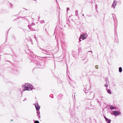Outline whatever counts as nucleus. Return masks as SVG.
Segmentation results:
<instances>
[{"label":"nucleus","instance_id":"2eb2a0df","mask_svg":"<svg viewBox=\"0 0 123 123\" xmlns=\"http://www.w3.org/2000/svg\"><path fill=\"white\" fill-rule=\"evenodd\" d=\"M38 118L39 119V118H40V115H39V116L38 115Z\"/></svg>","mask_w":123,"mask_h":123},{"label":"nucleus","instance_id":"f8f14e48","mask_svg":"<svg viewBox=\"0 0 123 123\" xmlns=\"http://www.w3.org/2000/svg\"><path fill=\"white\" fill-rule=\"evenodd\" d=\"M105 87H108V85L106 84H105Z\"/></svg>","mask_w":123,"mask_h":123},{"label":"nucleus","instance_id":"f3484780","mask_svg":"<svg viewBox=\"0 0 123 123\" xmlns=\"http://www.w3.org/2000/svg\"><path fill=\"white\" fill-rule=\"evenodd\" d=\"M34 0L36 1V0Z\"/></svg>","mask_w":123,"mask_h":123},{"label":"nucleus","instance_id":"1a4fd4ad","mask_svg":"<svg viewBox=\"0 0 123 123\" xmlns=\"http://www.w3.org/2000/svg\"><path fill=\"white\" fill-rule=\"evenodd\" d=\"M122 71V68L121 67H120L119 68V71L120 72H121Z\"/></svg>","mask_w":123,"mask_h":123},{"label":"nucleus","instance_id":"7ed1b4c3","mask_svg":"<svg viewBox=\"0 0 123 123\" xmlns=\"http://www.w3.org/2000/svg\"><path fill=\"white\" fill-rule=\"evenodd\" d=\"M113 114L116 116H117L119 115L120 114V112L117 111H114L112 112Z\"/></svg>","mask_w":123,"mask_h":123},{"label":"nucleus","instance_id":"ddd939ff","mask_svg":"<svg viewBox=\"0 0 123 123\" xmlns=\"http://www.w3.org/2000/svg\"><path fill=\"white\" fill-rule=\"evenodd\" d=\"M68 10H69V8H67V13H68Z\"/></svg>","mask_w":123,"mask_h":123},{"label":"nucleus","instance_id":"423d86ee","mask_svg":"<svg viewBox=\"0 0 123 123\" xmlns=\"http://www.w3.org/2000/svg\"><path fill=\"white\" fill-rule=\"evenodd\" d=\"M117 4L116 2H115V1H114V2L112 4V6L114 8L116 6V5Z\"/></svg>","mask_w":123,"mask_h":123},{"label":"nucleus","instance_id":"f257e3e1","mask_svg":"<svg viewBox=\"0 0 123 123\" xmlns=\"http://www.w3.org/2000/svg\"><path fill=\"white\" fill-rule=\"evenodd\" d=\"M33 86L29 83H25L22 86V88L24 91H30L33 89Z\"/></svg>","mask_w":123,"mask_h":123},{"label":"nucleus","instance_id":"0eeeda50","mask_svg":"<svg viewBox=\"0 0 123 123\" xmlns=\"http://www.w3.org/2000/svg\"><path fill=\"white\" fill-rule=\"evenodd\" d=\"M35 25V24H34L33 23H32L30 25H28V26L29 28H30V27H31V26H33V27H34V26Z\"/></svg>","mask_w":123,"mask_h":123},{"label":"nucleus","instance_id":"39448f33","mask_svg":"<svg viewBox=\"0 0 123 123\" xmlns=\"http://www.w3.org/2000/svg\"><path fill=\"white\" fill-rule=\"evenodd\" d=\"M105 118L107 122L108 123H110L111 122V120L110 119H109L108 118H107L106 117H105Z\"/></svg>","mask_w":123,"mask_h":123},{"label":"nucleus","instance_id":"f03ea898","mask_svg":"<svg viewBox=\"0 0 123 123\" xmlns=\"http://www.w3.org/2000/svg\"><path fill=\"white\" fill-rule=\"evenodd\" d=\"M87 37V35L86 34H82L79 38L80 41H81V39L82 40L85 39Z\"/></svg>","mask_w":123,"mask_h":123},{"label":"nucleus","instance_id":"9b49d317","mask_svg":"<svg viewBox=\"0 0 123 123\" xmlns=\"http://www.w3.org/2000/svg\"><path fill=\"white\" fill-rule=\"evenodd\" d=\"M34 123H39V122L38 121H36L34 122Z\"/></svg>","mask_w":123,"mask_h":123},{"label":"nucleus","instance_id":"4468645a","mask_svg":"<svg viewBox=\"0 0 123 123\" xmlns=\"http://www.w3.org/2000/svg\"><path fill=\"white\" fill-rule=\"evenodd\" d=\"M27 99V98H25V99L23 100V101L26 100Z\"/></svg>","mask_w":123,"mask_h":123},{"label":"nucleus","instance_id":"20e7f679","mask_svg":"<svg viewBox=\"0 0 123 123\" xmlns=\"http://www.w3.org/2000/svg\"><path fill=\"white\" fill-rule=\"evenodd\" d=\"M35 106L36 108L37 111L39 110L40 108V106L37 103H36L35 105Z\"/></svg>","mask_w":123,"mask_h":123},{"label":"nucleus","instance_id":"dca6fc26","mask_svg":"<svg viewBox=\"0 0 123 123\" xmlns=\"http://www.w3.org/2000/svg\"><path fill=\"white\" fill-rule=\"evenodd\" d=\"M37 115L38 116V115H39V112L38 113V112L37 111Z\"/></svg>","mask_w":123,"mask_h":123},{"label":"nucleus","instance_id":"9d476101","mask_svg":"<svg viewBox=\"0 0 123 123\" xmlns=\"http://www.w3.org/2000/svg\"><path fill=\"white\" fill-rule=\"evenodd\" d=\"M110 108L111 110H113L114 109V107L112 106H111L110 107Z\"/></svg>","mask_w":123,"mask_h":123},{"label":"nucleus","instance_id":"6e6552de","mask_svg":"<svg viewBox=\"0 0 123 123\" xmlns=\"http://www.w3.org/2000/svg\"><path fill=\"white\" fill-rule=\"evenodd\" d=\"M107 91V92L110 94H111V91L108 89H106Z\"/></svg>","mask_w":123,"mask_h":123}]
</instances>
